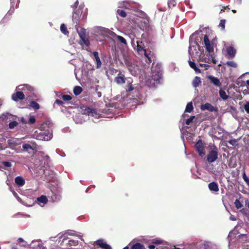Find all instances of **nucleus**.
<instances>
[{"label":"nucleus","mask_w":249,"mask_h":249,"mask_svg":"<svg viewBox=\"0 0 249 249\" xmlns=\"http://www.w3.org/2000/svg\"><path fill=\"white\" fill-rule=\"evenodd\" d=\"M76 30L80 38V44L81 45H85L87 47L89 46L90 42L88 38L87 37L86 29L81 28L80 30H78V28H76Z\"/></svg>","instance_id":"1"},{"label":"nucleus","mask_w":249,"mask_h":249,"mask_svg":"<svg viewBox=\"0 0 249 249\" xmlns=\"http://www.w3.org/2000/svg\"><path fill=\"white\" fill-rule=\"evenodd\" d=\"M218 158L217 148L214 146L213 149L209 151L207 156V160L209 163H212L215 161Z\"/></svg>","instance_id":"2"},{"label":"nucleus","mask_w":249,"mask_h":249,"mask_svg":"<svg viewBox=\"0 0 249 249\" xmlns=\"http://www.w3.org/2000/svg\"><path fill=\"white\" fill-rule=\"evenodd\" d=\"M195 147L200 156L203 157L205 154L204 145L201 140H199L195 144Z\"/></svg>","instance_id":"3"},{"label":"nucleus","mask_w":249,"mask_h":249,"mask_svg":"<svg viewBox=\"0 0 249 249\" xmlns=\"http://www.w3.org/2000/svg\"><path fill=\"white\" fill-rule=\"evenodd\" d=\"M81 112L83 114L91 115L93 117L95 116L97 114L95 109L88 107H84L82 108Z\"/></svg>","instance_id":"4"},{"label":"nucleus","mask_w":249,"mask_h":249,"mask_svg":"<svg viewBox=\"0 0 249 249\" xmlns=\"http://www.w3.org/2000/svg\"><path fill=\"white\" fill-rule=\"evenodd\" d=\"M204 42L205 46L206 51L209 53H213V44L210 43V40L208 38V36L207 35L204 36Z\"/></svg>","instance_id":"5"},{"label":"nucleus","mask_w":249,"mask_h":249,"mask_svg":"<svg viewBox=\"0 0 249 249\" xmlns=\"http://www.w3.org/2000/svg\"><path fill=\"white\" fill-rule=\"evenodd\" d=\"M82 13V8L79 6L78 9H75L73 11L72 16V20L73 22L77 24V21L80 19V18Z\"/></svg>","instance_id":"6"},{"label":"nucleus","mask_w":249,"mask_h":249,"mask_svg":"<svg viewBox=\"0 0 249 249\" xmlns=\"http://www.w3.org/2000/svg\"><path fill=\"white\" fill-rule=\"evenodd\" d=\"M200 109L201 110H208L211 112L217 111L218 108L216 107H214L210 103H206L201 105Z\"/></svg>","instance_id":"7"},{"label":"nucleus","mask_w":249,"mask_h":249,"mask_svg":"<svg viewBox=\"0 0 249 249\" xmlns=\"http://www.w3.org/2000/svg\"><path fill=\"white\" fill-rule=\"evenodd\" d=\"M126 78H125L124 75L122 74L121 71H119L118 76L114 78V81L117 84H122L125 82Z\"/></svg>","instance_id":"8"},{"label":"nucleus","mask_w":249,"mask_h":249,"mask_svg":"<svg viewBox=\"0 0 249 249\" xmlns=\"http://www.w3.org/2000/svg\"><path fill=\"white\" fill-rule=\"evenodd\" d=\"M161 79V74L158 72V74L153 75L151 79H149L148 81H150V83L152 84V85H155V83L159 84ZM148 81H147V82L148 83Z\"/></svg>","instance_id":"9"},{"label":"nucleus","mask_w":249,"mask_h":249,"mask_svg":"<svg viewBox=\"0 0 249 249\" xmlns=\"http://www.w3.org/2000/svg\"><path fill=\"white\" fill-rule=\"evenodd\" d=\"M24 98L25 95L21 91H17L12 95V100L16 102H18L19 100H23Z\"/></svg>","instance_id":"10"},{"label":"nucleus","mask_w":249,"mask_h":249,"mask_svg":"<svg viewBox=\"0 0 249 249\" xmlns=\"http://www.w3.org/2000/svg\"><path fill=\"white\" fill-rule=\"evenodd\" d=\"M95 244L98 246L102 249H111L110 246L107 244V243L104 242L103 239H99L97 240L95 242Z\"/></svg>","instance_id":"11"},{"label":"nucleus","mask_w":249,"mask_h":249,"mask_svg":"<svg viewBox=\"0 0 249 249\" xmlns=\"http://www.w3.org/2000/svg\"><path fill=\"white\" fill-rule=\"evenodd\" d=\"M126 84L125 85V89L127 92H130L132 91L134 88L132 85L133 82V79L131 77L126 78Z\"/></svg>","instance_id":"12"},{"label":"nucleus","mask_w":249,"mask_h":249,"mask_svg":"<svg viewBox=\"0 0 249 249\" xmlns=\"http://www.w3.org/2000/svg\"><path fill=\"white\" fill-rule=\"evenodd\" d=\"M53 126V123L50 120H47L41 124L39 128L40 130L45 131L48 130V128H51Z\"/></svg>","instance_id":"13"},{"label":"nucleus","mask_w":249,"mask_h":249,"mask_svg":"<svg viewBox=\"0 0 249 249\" xmlns=\"http://www.w3.org/2000/svg\"><path fill=\"white\" fill-rule=\"evenodd\" d=\"M208 79L210 80L211 83H212L214 86L217 87H220L221 86V83L220 80L217 77L213 76L212 75H209L207 77Z\"/></svg>","instance_id":"14"},{"label":"nucleus","mask_w":249,"mask_h":249,"mask_svg":"<svg viewBox=\"0 0 249 249\" xmlns=\"http://www.w3.org/2000/svg\"><path fill=\"white\" fill-rule=\"evenodd\" d=\"M137 51L139 54H142L143 52H144L145 49H144V44L142 41H137Z\"/></svg>","instance_id":"15"},{"label":"nucleus","mask_w":249,"mask_h":249,"mask_svg":"<svg viewBox=\"0 0 249 249\" xmlns=\"http://www.w3.org/2000/svg\"><path fill=\"white\" fill-rule=\"evenodd\" d=\"M208 187L211 191L218 192L219 191V187L218 184L215 182H212L208 184Z\"/></svg>","instance_id":"16"},{"label":"nucleus","mask_w":249,"mask_h":249,"mask_svg":"<svg viewBox=\"0 0 249 249\" xmlns=\"http://www.w3.org/2000/svg\"><path fill=\"white\" fill-rule=\"evenodd\" d=\"M96 61L97 68H100L101 67L102 62L99 56V53L97 52H93L92 53Z\"/></svg>","instance_id":"17"},{"label":"nucleus","mask_w":249,"mask_h":249,"mask_svg":"<svg viewBox=\"0 0 249 249\" xmlns=\"http://www.w3.org/2000/svg\"><path fill=\"white\" fill-rule=\"evenodd\" d=\"M15 182L19 186H22L25 183L24 179L20 176L16 177L15 179Z\"/></svg>","instance_id":"18"},{"label":"nucleus","mask_w":249,"mask_h":249,"mask_svg":"<svg viewBox=\"0 0 249 249\" xmlns=\"http://www.w3.org/2000/svg\"><path fill=\"white\" fill-rule=\"evenodd\" d=\"M47 197L44 195H42L41 196L38 197L36 198V202L38 204L42 203L43 204H46L48 202Z\"/></svg>","instance_id":"19"},{"label":"nucleus","mask_w":249,"mask_h":249,"mask_svg":"<svg viewBox=\"0 0 249 249\" xmlns=\"http://www.w3.org/2000/svg\"><path fill=\"white\" fill-rule=\"evenodd\" d=\"M227 53L231 58L234 57L236 53V50L233 47H229L227 48Z\"/></svg>","instance_id":"20"},{"label":"nucleus","mask_w":249,"mask_h":249,"mask_svg":"<svg viewBox=\"0 0 249 249\" xmlns=\"http://www.w3.org/2000/svg\"><path fill=\"white\" fill-rule=\"evenodd\" d=\"M11 15V13L9 12H8L6 15L4 16V17L1 19L0 23L1 24H3V25H5V24L8 22L10 18V17Z\"/></svg>","instance_id":"21"},{"label":"nucleus","mask_w":249,"mask_h":249,"mask_svg":"<svg viewBox=\"0 0 249 249\" xmlns=\"http://www.w3.org/2000/svg\"><path fill=\"white\" fill-rule=\"evenodd\" d=\"M190 67L194 70V71H196L197 73H199L201 72V71L200 69H199L196 66L194 62L191 61L189 60L188 61Z\"/></svg>","instance_id":"22"},{"label":"nucleus","mask_w":249,"mask_h":249,"mask_svg":"<svg viewBox=\"0 0 249 249\" xmlns=\"http://www.w3.org/2000/svg\"><path fill=\"white\" fill-rule=\"evenodd\" d=\"M201 83V79L199 77L196 76L193 81V86L195 88L199 86Z\"/></svg>","instance_id":"23"},{"label":"nucleus","mask_w":249,"mask_h":249,"mask_svg":"<svg viewBox=\"0 0 249 249\" xmlns=\"http://www.w3.org/2000/svg\"><path fill=\"white\" fill-rule=\"evenodd\" d=\"M82 91H83V89L80 86H78L74 87V88H73V93L75 95H79L80 94H81L82 93Z\"/></svg>","instance_id":"24"},{"label":"nucleus","mask_w":249,"mask_h":249,"mask_svg":"<svg viewBox=\"0 0 249 249\" xmlns=\"http://www.w3.org/2000/svg\"><path fill=\"white\" fill-rule=\"evenodd\" d=\"M130 249H146L144 245L140 243H137L134 244Z\"/></svg>","instance_id":"25"},{"label":"nucleus","mask_w":249,"mask_h":249,"mask_svg":"<svg viewBox=\"0 0 249 249\" xmlns=\"http://www.w3.org/2000/svg\"><path fill=\"white\" fill-rule=\"evenodd\" d=\"M30 106L35 110H37L40 108V105L36 101H31L30 102Z\"/></svg>","instance_id":"26"},{"label":"nucleus","mask_w":249,"mask_h":249,"mask_svg":"<svg viewBox=\"0 0 249 249\" xmlns=\"http://www.w3.org/2000/svg\"><path fill=\"white\" fill-rule=\"evenodd\" d=\"M219 95L220 97L224 100L228 99L229 97V96L227 95L226 92L222 89H220L219 90Z\"/></svg>","instance_id":"27"},{"label":"nucleus","mask_w":249,"mask_h":249,"mask_svg":"<svg viewBox=\"0 0 249 249\" xmlns=\"http://www.w3.org/2000/svg\"><path fill=\"white\" fill-rule=\"evenodd\" d=\"M193 109L194 107L192 103L191 102H189L187 104L185 112L190 113L193 110Z\"/></svg>","instance_id":"28"},{"label":"nucleus","mask_w":249,"mask_h":249,"mask_svg":"<svg viewBox=\"0 0 249 249\" xmlns=\"http://www.w3.org/2000/svg\"><path fill=\"white\" fill-rule=\"evenodd\" d=\"M22 87L21 88H20V89L25 90V89H27L29 91H33L34 90V88L29 85L27 84H24L23 85H20L19 86V87Z\"/></svg>","instance_id":"29"},{"label":"nucleus","mask_w":249,"mask_h":249,"mask_svg":"<svg viewBox=\"0 0 249 249\" xmlns=\"http://www.w3.org/2000/svg\"><path fill=\"white\" fill-rule=\"evenodd\" d=\"M60 30L61 32L65 35L69 34V31L67 30V28L64 23L61 25Z\"/></svg>","instance_id":"30"},{"label":"nucleus","mask_w":249,"mask_h":249,"mask_svg":"<svg viewBox=\"0 0 249 249\" xmlns=\"http://www.w3.org/2000/svg\"><path fill=\"white\" fill-rule=\"evenodd\" d=\"M117 13L122 18H125L127 16L126 12L122 9H118L117 11Z\"/></svg>","instance_id":"31"},{"label":"nucleus","mask_w":249,"mask_h":249,"mask_svg":"<svg viewBox=\"0 0 249 249\" xmlns=\"http://www.w3.org/2000/svg\"><path fill=\"white\" fill-rule=\"evenodd\" d=\"M234 205L237 209H239L243 207L242 204L239 201V200L236 199L234 202Z\"/></svg>","instance_id":"32"},{"label":"nucleus","mask_w":249,"mask_h":249,"mask_svg":"<svg viewBox=\"0 0 249 249\" xmlns=\"http://www.w3.org/2000/svg\"><path fill=\"white\" fill-rule=\"evenodd\" d=\"M152 243L155 245H160L162 243V240L159 238H155L152 240Z\"/></svg>","instance_id":"33"},{"label":"nucleus","mask_w":249,"mask_h":249,"mask_svg":"<svg viewBox=\"0 0 249 249\" xmlns=\"http://www.w3.org/2000/svg\"><path fill=\"white\" fill-rule=\"evenodd\" d=\"M18 125V123L17 121H12L9 124V127L10 129H13L15 127L17 126Z\"/></svg>","instance_id":"34"},{"label":"nucleus","mask_w":249,"mask_h":249,"mask_svg":"<svg viewBox=\"0 0 249 249\" xmlns=\"http://www.w3.org/2000/svg\"><path fill=\"white\" fill-rule=\"evenodd\" d=\"M22 148L24 150L28 151L29 150H33L32 146L28 143H25L22 145Z\"/></svg>","instance_id":"35"},{"label":"nucleus","mask_w":249,"mask_h":249,"mask_svg":"<svg viewBox=\"0 0 249 249\" xmlns=\"http://www.w3.org/2000/svg\"><path fill=\"white\" fill-rule=\"evenodd\" d=\"M225 23H226V20L225 19H221L220 20L219 27H221L222 30H224L225 28Z\"/></svg>","instance_id":"36"},{"label":"nucleus","mask_w":249,"mask_h":249,"mask_svg":"<svg viewBox=\"0 0 249 249\" xmlns=\"http://www.w3.org/2000/svg\"><path fill=\"white\" fill-rule=\"evenodd\" d=\"M226 64L229 66L233 68H236L237 66L236 63L233 61H227Z\"/></svg>","instance_id":"37"},{"label":"nucleus","mask_w":249,"mask_h":249,"mask_svg":"<svg viewBox=\"0 0 249 249\" xmlns=\"http://www.w3.org/2000/svg\"><path fill=\"white\" fill-rule=\"evenodd\" d=\"M117 38L121 43H123L124 44H127V42H126V41L125 39L124 38L123 36H117Z\"/></svg>","instance_id":"38"},{"label":"nucleus","mask_w":249,"mask_h":249,"mask_svg":"<svg viewBox=\"0 0 249 249\" xmlns=\"http://www.w3.org/2000/svg\"><path fill=\"white\" fill-rule=\"evenodd\" d=\"M62 98L64 101H68L71 100L72 99V97L69 95L65 94L62 95Z\"/></svg>","instance_id":"39"},{"label":"nucleus","mask_w":249,"mask_h":249,"mask_svg":"<svg viewBox=\"0 0 249 249\" xmlns=\"http://www.w3.org/2000/svg\"><path fill=\"white\" fill-rule=\"evenodd\" d=\"M195 118V116H191L189 118L187 119L186 120L185 124L187 125H189L191 123H192L193 120Z\"/></svg>","instance_id":"40"},{"label":"nucleus","mask_w":249,"mask_h":249,"mask_svg":"<svg viewBox=\"0 0 249 249\" xmlns=\"http://www.w3.org/2000/svg\"><path fill=\"white\" fill-rule=\"evenodd\" d=\"M36 122V119L34 116H31L29 119L27 123L29 124H33Z\"/></svg>","instance_id":"41"},{"label":"nucleus","mask_w":249,"mask_h":249,"mask_svg":"<svg viewBox=\"0 0 249 249\" xmlns=\"http://www.w3.org/2000/svg\"><path fill=\"white\" fill-rule=\"evenodd\" d=\"M228 142L232 146H235L237 144V141L235 139H231Z\"/></svg>","instance_id":"42"},{"label":"nucleus","mask_w":249,"mask_h":249,"mask_svg":"<svg viewBox=\"0 0 249 249\" xmlns=\"http://www.w3.org/2000/svg\"><path fill=\"white\" fill-rule=\"evenodd\" d=\"M240 212L243 214H244L246 216L249 215V213L248 212V210L247 209L243 208L242 209H241L240 210Z\"/></svg>","instance_id":"43"},{"label":"nucleus","mask_w":249,"mask_h":249,"mask_svg":"<svg viewBox=\"0 0 249 249\" xmlns=\"http://www.w3.org/2000/svg\"><path fill=\"white\" fill-rule=\"evenodd\" d=\"M2 164L7 167H11L12 166V164L9 161H2Z\"/></svg>","instance_id":"44"},{"label":"nucleus","mask_w":249,"mask_h":249,"mask_svg":"<svg viewBox=\"0 0 249 249\" xmlns=\"http://www.w3.org/2000/svg\"><path fill=\"white\" fill-rule=\"evenodd\" d=\"M244 108L247 113L249 114V102H247L244 106Z\"/></svg>","instance_id":"45"},{"label":"nucleus","mask_w":249,"mask_h":249,"mask_svg":"<svg viewBox=\"0 0 249 249\" xmlns=\"http://www.w3.org/2000/svg\"><path fill=\"white\" fill-rule=\"evenodd\" d=\"M230 10L229 6H224L222 9H221L220 13L224 12L225 10L229 11Z\"/></svg>","instance_id":"46"},{"label":"nucleus","mask_w":249,"mask_h":249,"mask_svg":"<svg viewBox=\"0 0 249 249\" xmlns=\"http://www.w3.org/2000/svg\"><path fill=\"white\" fill-rule=\"evenodd\" d=\"M48 134H49V136H48V135H46V132H44V134L46 136H47V139H51V138H52V137H53L52 131L51 130V132H50V131H49V130H48Z\"/></svg>","instance_id":"47"},{"label":"nucleus","mask_w":249,"mask_h":249,"mask_svg":"<svg viewBox=\"0 0 249 249\" xmlns=\"http://www.w3.org/2000/svg\"><path fill=\"white\" fill-rule=\"evenodd\" d=\"M54 104H56L59 106H61L64 104V103L62 101L60 100L56 99L54 102Z\"/></svg>","instance_id":"48"},{"label":"nucleus","mask_w":249,"mask_h":249,"mask_svg":"<svg viewBox=\"0 0 249 249\" xmlns=\"http://www.w3.org/2000/svg\"><path fill=\"white\" fill-rule=\"evenodd\" d=\"M10 1H11V6L13 7V8H14V4H15V3L16 2L17 4L18 2V0H10Z\"/></svg>","instance_id":"49"},{"label":"nucleus","mask_w":249,"mask_h":249,"mask_svg":"<svg viewBox=\"0 0 249 249\" xmlns=\"http://www.w3.org/2000/svg\"><path fill=\"white\" fill-rule=\"evenodd\" d=\"M12 116V115L10 114L9 113H6L5 114H3L2 115V119H6V118H8V116Z\"/></svg>","instance_id":"50"},{"label":"nucleus","mask_w":249,"mask_h":249,"mask_svg":"<svg viewBox=\"0 0 249 249\" xmlns=\"http://www.w3.org/2000/svg\"><path fill=\"white\" fill-rule=\"evenodd\" d=\"M20 121L21 122H22L24 124H27V121L23 117H21L20 118Z\"/></svg>","instance_id":"51"},{"label":"nucleus","mask_w":249,"mask_h":249,"mask_svg":"<svg viewBox=\"0 0 249 249\" xmlns=\"http://www.w3.org/2000/svg\"><path fill=\"white\" fill-rule=\"evenodd\" d=\"M110 35H111L112 37H117V36H118V35H117L115 33L113 32H111L110 33H109Z\"/></svg>","instance_id":"52"},{"label":"nucleus","mask_w":249,"mask_h":249,"mask_svg":"<svg viewBox=\"0 0 249 249\" xmlns=\"http://www.w3.org/2000/svg\"><path fill=\"white\" fill-rule=\"evenodd\" d=\"M243 179L244 181H245L246 180H247V179L249 178L247 177V176H246L245 172H244V173L243 174Z\"/></svg>","instance_id":"53"},{"label":"nucleus","mask_w":249,"mask_h":249,"mask_svg":"<svg viewBox=\"0 0 249 249\" xmlns=\"http://www.w3.org/2000/svg\"><path fill=\"white\" fill-rule=\"evenodd\" d=\"M148 248L149 249H155V246L154 245H149L148 246Z\"/></svg>","instance_id":"54"},{"label":"nucleus","mask_w":249,"mask_h":249,"mask_svg":"<svg viewBox=\"0 0 249 249\" xmlns=\"http://www.w3.org/2000/svg\"><path fill=\"white\" fill-rule=\"evenodd\" d=\"M200 32H202L201 30H197L196 31L193 35L192 36H194L195 35H198Z\"/></svg>","instance_id":"55"},{"label":"nucleus","mask_w":249,"mask_h":249,"mask_svg":"<svg viewBox=\"0 0 249 249\" xmlns=\"http://www.w3.org/2000/svg\"><path fill=\"white\" fill-rule=\"evenodd\" d=\"M143 54L144 55V56L147 58L148 56H149V54H148L146 51V50L144 51V52H143Z\"/></svg>","instance_id":"56"},{"label":"nucleus","mask_w":249,"mask_h":249,"mask_svg":"<svg viewBox=\"0 0 249 249\" xmlns=\"http://www.w3.org/2000/svg\"><path fill=\"white\" fill-rule=\"evenodd\" d=\"M148 60V62H147V63H151L152 62V59H151V58L150 56H148V57L147 58Z\"/></svg>","instance_id":"57"},{"label":"nucleus","mask_w":249,"mask_h":249,"mask_svg":"<svg viewBox=\"0 0 249 249\" xmlns=\"http://www.w3.org/2000/svg\"><path fill=\"white\" fill-rule=\"evenodd\" d=\"M78 3H79V2H78V1L77 0L74 2V6H75V7H77V6L78 5Z\"/></svg>","instance_id":"58"},{"label":"nucleus","mask_w":249,"mask_h":249,"mask_svg":"<svg viewBox=\"0 0 249 249\" xmlns=\"http://www.w3.org/2000/svg\"><path fill=\"white\" fill-rule=\"evenodd\" d=\"M246 184L249 186V178L245 181Z\"/></svg>","instance_id":"59"},{"label":"nucleus","mask_w":249,"mask_h":249,"mask_svg":"<svg viewBox=\"0 0 249 249\" xmlns=\"http://www.w3.org/2000/svg\"><path fill=\"white\" fill-rule=\"evenodd\" d=\"M18 241L19 242H23V239L21 238H19L18 239Z\"/></svg>","instance_id":"60"},{"label":"nucleus","mask_w":249,"mask_h":249,"mask_svg":"<svg viewBox=\"0 0 249 249\" xmlns=\"http://www.w3.org/2000/svg\"><path fill=\"white\" fill-rule=\"evenodd\" d=\"M236 1L238 3L240 4L241 3L242 0H236Z\"/></svg>","instance_id":"61"},{"label":"nucleus","mask_w":249,"mask_h":249,"mask_svg":"<svg viewBox=\"0 0 249 249\" xmlns=\"http://www.w3.org/2000/svg\"><path fill=\"white\" fill-rule=\"evenodd\" d=\"M225 146H226V147H228L230 149H233V148L232 147H229L227 145H225Z\"/></svg>","instance_id":"62"},{"label":"nucleus","mask_w":249,"mask_h":249,"mask_svg":"<svg viewBox=\"0 0 249 249\" xmlns=\"http://www.w3.org/2000/svg\"><path fill=\"white\" fill-rule=\"evenodd\" d=\"M123 249H129V248H128V246H126L125 247H124Z\"/></svg>","instance_id":"63"},{"label":"nucleus","mask_w":249,"mask_h":249,"mask_svg":"<svg viewBox=\"0 0 249 249\" xmlns=\"http://www.w3.org/2000/svg\"><path fill=\"white\" fill-rule=\"evenodd\" d=\"M247 84L248 86H249V80L247 81Z\"/></svg>","instance_id":"64"}]
</instances>
